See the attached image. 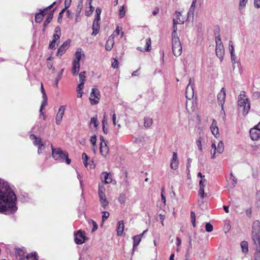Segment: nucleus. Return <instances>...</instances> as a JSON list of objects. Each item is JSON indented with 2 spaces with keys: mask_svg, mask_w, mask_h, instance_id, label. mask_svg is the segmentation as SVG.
I'll list each match as a JSON object with an SVG mask.
<instances>
[{
  "mask_svg": "<svg viewBox=\"0 0 260 260\" xmlns=\"http://www.w3.org/2000/svg\"><path fill=\"white\" fill-rule=\"evenodd\" d=\"M16 201V196L8 183L0 179V212L5 214L15 213L17 210Z\"/></svg>",
  "mask_w": 260,
  "mask_h": 260,
  "instance_id": "1",
  "label": "nucleus"
},
{
  "mask_svg": "<svg viewBox=\"0 0 260 260\" xmlns=\"http://www.w3.org/2000/svg\"><path fill=\"white\" fill-rule=\"evenodd\" d=\"M238 106L239 110L243 111L244 115H247L250 109V100L246 96L245 92L241 91L238 98Z\"/></svg>",
  "mask_w": 260,
  "mask_h": 260,
  "instance_id": "2",
  "label": "nucleus"
},
{
  "mask_svg": "<svg viewBox=\"0 0 260 260\" xmlns=\"http://www.w3.org/2000/svg\"><path fill=\"white\" fill-rule=\"evenodd\" d=\"M251 241L253 247H260V222L255 220L253 222L251 230Z\"/></svg>",
  "mask_w": 260,
  "mask_h": 260,
  "instance_id": "3",
  "label": "nucleus"
},
{
  "mask_svg": "<svg viewBox=\"0 0 260 260\" xmlns=\"http://www.w3.org/2000/svg\"><path fill=\"white\" fill-rule=\"evenodd\" d=\"M51 149L52 155L55 160L62 162L65 160L66 162L68 165L71 163V160L69 158L67 152L62 150L60 148H54L52 145H51Z\"/></svg>",
  "mask_w": 260,
  "mask_h": 260,
  "instance_id": "4",
  "label": "nucleus"
},
{
  "mask_svg": "<svg viewBox=\"0 0 260 260\" xmlns=\"http://www.w3.org/2000/svg\"><path fill=\"white\" fill-rule=\"evenodd\" d=\"M216 43V54L218 58L222 61L223 59L224 49L222 43L219 32H215Z\"/></svg>",
  "mask_w": 260,
  "mask_h": 260,
  "instance_id": "5",
  "label": "nucleus"
},
{
  "mask_svg": "<svg viewBox=\"0 0 260 260\" xmlns=\"http://www.w3.org/2000/svg\"><path fill=\"white\" fill-rule=\"evenodd\" d=\"M172 51L174 55L179 56L182 53V46L178 38H172Z\"/></svg>",
  "mask_w": 260,
  "mask_h": 260,
  "instance_id": "6",
  "label": "nucleus"
},
{
  "mask_svg": "<svg viewBox=\"0 0 260 260\" xmlns=\"http://www.w3.org/2000/svg\"><path fill=\"white\" fill-rule=\"evenodd\" d=\"M224 144L223 143L220 141L217 144V147L216 146L215 143L213 142L211 145V158H215L216 157V154H221L224 151Z\"/></svg>",
  "mask_w": 260,
  "mask_h": 260,
  "instance_id": "7",
  "label": "nucleus"
},
{
  "mask_svg": "<svg viewBox=\"0 0 260 260\" xmlns=\"http://www.w3.org/2000/svg\"><path fill=\"white\" fill-rule=\"evenodd\" d=\"M249 133L252 140L258 141L260 140V122L250 129Z\"/></svg>",
  "mask_w": 260,
  "mask_h": 260,
  "instance_id": "8",
  "label": "nucleus"
},
{
  "mask_svg": "<svg viewBox=\"0 0 260 260\" xmlns=\"http://www.w3.org/2000/svg\"><path fill=\"white\" fill-rule=\"evenodd\" d=\"M100 98V93L99 89L97 88H93L89 98L91 104L92 105L97 104L99 103Z\"/></svg>",
  "mask_w": 260,
  "mask_h": 260,
  "instance_id": "9",
  "label": "nucleus"
},
{
  "mask_svg": "<svg viewBox=\"0 0 260 260\" xmlns=\"http://www.w3.org/2000/svg\"><path fill=\"white\" fill-rule=\"evenodd\" d=\"M55 4V2H53L51 5L43 9L40 13H37L35 15V21L37 23H40L43 19L44 16L47 14L48 9H50Z\"/></svg>",
  "mask_w": 260,
  "mask_h": 260,
  "instance_id": "10",
  "label": "nucleus"
},
{
  "mask_svg": "<svg viewBox=\"0 0 260 260\" xmlns=\"http://www.w3.org/2000/svg\"><path fill=\"white\" fill-rule=\"evenodd\" d=\"M70 42L71 41L69 39L63 42V43L58 48L56 53V55L58 56H62L69 47Z\"/></svg>",
  "mask_w": 260,
  "mask_h": 260,
  "instance_id": "11",
  "label": "nucleus"
},
{
  "mask_svg": "<svg viewBox=\"0 0 260 260\" xmlns=\"http://www.w3.org/2000/svg\"><path fill=\"white\" fill-rule=\"evenodd\" d=\"M225 90L224 88H222L217 95L218 102L219 105L221 106L222 110H223V104L225 102Z\"/></svg>",
  "mask_w": 260,
  "mask_h": 260,
  "instance_id": "12",
  "label": "nucleus"
},
{
  "mask_svg": "<svg viewBox=\"0 0 260 260\" xmlns=\"http://www.w3.org/2000/svg\"><path fill=\"white\" fill-rule=\"evenodd\" d=\"M75 242L77 244H82L85 242V236L81 231H79L76 234L75 233Z\"/></svg>",
  "mask_w": 260,
  "mask_h": 260,
  "instance_id": "13",
  "label": "nucleus"
},
{
  "mask_svg": "<svg viewBox=\"0 0 260 260\" xmlns=\"http://www.w3.org/2000/svg\"><path fill=\"white\" fill-rule=\"evenodd\" d=\"M100 178L105 184H109L112 181V175L110 173L103 172L100 175Z\"/></svg>",
  "mask_w": 260,
  "mask_h": 260,
  "instance_id": "14",
  "label": "nucleus"
},
{
  "mask_svg": "<svg viewBox=\"0 0 260 260\" xmlns=\"http://www.w3.org/2000/svg\"><path fill=\"white\" fill-rule=\"evenodd\" d=\"M193 96V85L192 84V80L191 78L189 79V84L186 89V98L190 100Z\"/></svg>",
  "mask_w": 260,
  "mask_h": 260,
  "instance_id": "15",
  "label": "nucleus"
},
{
  "mask_svg": "<svg viewBox=\"0 0 260 260\" xmlns=\"http://www.w3.org/2000/svg\"><path fill=\"white\" fill-rule=\"evenodd\" d=\"M65 110V106H61L60 107L56 116V123L57 124H59L62 121V118L64 115Z\"/></svg>",
  "mask_w": 260,
  "mask_h": 260,
  "instance_id": "16",
  "label": "nucleus"
},
{
  "mask_svg": "<svg viewBox=\"0 0 260 260\" xmlns=\"http://www.w3.org/2000/svg\"><path fill=\"white\" fill-rule=\"evenodd\" d=\"M100 20L101 19H94V20L93 22L92 27V28L93 30V31L92 33V36H95L99 32V30H100Z\"/></svg>",
  "mask_w": 260,
  "mask_h": 260,
  "instance_id": "17",
  "label": "nucleus"
},
{
  "mask_svg": "<svg viewBox=\"0 0 260 260\" xmlns=\"http://www.w3.org/2000/svg\"><path fill=\"white\" fill-rule=\"evenodd\" d=\"M173 32L172 34V38H178L177 30V24H183L184 22V20H179L178 21L176 19H173Z\"/></svg>",
  "mask_w": 260,
  "mask_h": 260,
  "instance_id": "18",
  "label": "nucleus"
},
{
  "mask_svg": "<svg viewBox=\"0 0 260 260\" xmlns=\"http://www.w3.org/2000/svg\"><path fill=\"white\" fill-rule=\"evenodd\" d=\"M178 166V160L177 154L176 152H174L173 153V157L171 160L170 167L173 170H176Z\"/></svg>",
  "mask_w": 260,
  "mask_h": 260,
  "instance_id": "19",
  "label": "nucleus"
},
{
  "mask_svg": "<svg viewBox=\"0 0 260 260\" xmlns=\"http://www.w3.org/2000/svg\"><path fill=\"white\" fill-rule=\"evenodd\" d=\"M217 122L215 119L212 120V124L210 126V129L212 132V134L216 137L217 138L219 136V129L217 126Z\"/></svg>",
  "mask_w": 260,
  "mask_h": 260,
  "instance_id": "20",
  "label": "nucleus"
},
{
  "mask_svg": "<svg viewBox=\"0 0 260 260\" xmlns=\"http://www.w3.org/2000/svg\"><path fill=\"white\" fill-rule=\"evenodd\" d=\"M145 42H145L146 43L145 48L143 49L140 47H138L137 48V49L138 50H139L141 52H145V51L149 52V51H150V50L151 49V43L150 38H148L146 39Z\"/></svg>",
  "mask_w": 260,
  "mask_h": 260,
  "instance_id": "21",
  "label": "nucleus"
},
{
  "mask_svg": "<svg viewBox=\"0 0 260 260\" xmlns=\"http://www.w3.org/2000/svg\"><path fill=\"white\" fill-rule=\"evenodd\" d=\"M53 12L54 10L51 11L48 14L47 18L46 19L45 21L44 22L43 24V31H44L45 30L46 26L48 25V24L50 22L51 20H52L53 16Z\"/></svg>",
  "mask_w": 260,
  "mask_h": 260,
  "instance_id": "22",
  "label": "nucleus"
},
{
  "mask_svg": "<svg viewBox=\"0 0 260 260\" xmlns=\"http://www.w3.org/2000/svg\"><path fill=\"white\" fill-rule=\"evenodd\" d=\"M80 68V63L73 62V67L72 69V73L73 76H77L79 74Z\"/></svg>",
  "mask_w": 260,
  "mask_h": 260,
  "instance_id": "23",
  "label": "nucleus"
},
{
  "mask_svg": "<svg viewBox=\"0 0 260 260\" xmlns=\"http://www.w3.org/2000/svg\"><path fill=\"white\" fill-rule=\"evenodd\" d=\"M124 223L122 220L118 222L117 224V232L118 236H121L124 230Z\"/></svg>",
  "mask_w": 260,
  "mask_h": 260,
  "instance_id": "24",
  "label": "nucleus"
},
{
  "mask_svg": "<svg viewBox=\"0 0 260 260\" xmlns=\"http://www.w3.org/2000/svg\"><path fill=\"white\" fill-rule=\"evenodd\" d=\"M41 90L43 98L42 107H45L47 104V97L42 83H41Z\"/></svg>",
  "mask_w": 260,
  "mask_h": 260,
  "instance_id": "25",
  "label": "nucleus"
},
{
  "mask_svg": "<svg viewBox=\"0 0 260 260\" xmlns=\"http://www.w3.org/2000/svg\"><path fill=\"white\" fill-rule=\"evenodd\" d=\"M108 151H109V148L107 147L106 142H104V144L102 142H101L100 152L102 153V154L103 155H105V156L108 153Z\"/></svg>",
  "mask_w": 260,
  "mask_h": 260,
  "instance_id": "26",
  "label": "nucleus"
},
{
  "mask_svg": "<svg viewBox=\"0 0 260 260\" xmlns=\"http://www.w3.org/2000/svg\"><path fill=\"white\" fill-rule=\"evenodd\" d=\"M206 185V184H205L200 183L199 182L200 189L199 190V195H200L201 198L202 199L206 197L207 195L206 193H205L204 192V189Z\"/></svg>",
  "mask_w": 260,
  "mask_h": 260,
  "instance_id": "27",
  "label": "nucleus"
},
{
  "mask_svg": "<svg viewBox=\"0 0 260 260\" xmlns=\"http://www.w3.org/2000/svg\"><path fill=\"white\" fill-rule=\"evenodd\" d=\"M75 57L73 62L80 63V60L82 56H84V54L82 53L81 51L77 50L75 55Z\"/></svg>",
  "mask_w": 260,
  "mask_h": 260,
  "instance_id": "28",
  "label": "nucleus"
},
{
  "mask_svg": "<svg viewBox=\"0 0 260 260\" xmlns=\"http://www.w3.org/2000/svg\"><path fill=\"white\" fill-rule=\"evenodd\" d=\"M19 260H38L37 258L36 253L28 254L25 257L21 258Z\"/></svg>",
  "mask_w": 260,
  "mask_h": 260,
  "instance_id": "29",
  "label": "nucleus"
},
{
  "mask_svg": "<svg viewBox=\"0 0 260 260\" xmlns=\"http://www.w3.org/2000/svg\"><path fill=\"white\" fill-rule=\"evenodd\" d=\"M133 249L136 247L141 240V235H136L133 237Z\"/></svg>",
  "mask_w": 260,
  "mask_h": 260,
  "instance_id": "30",
  "label": "nucleus"
},
{
  "mask_svg": "<svg viewBox=\"0 0 260 260\" xmlns=\"http://www.w3.org/2000/svg\"><path fill=\"white\" fill-rule=\"evenodd\" d=\"M240 246L242 249V251L243 253H246L248 251V242L243 241H242L240 243Z\"/></svg>",
  "mask_w": 260,
  "mask_h": 260,
  "instance_id": "31",
  "label": "nucleus"
},
{
  "mask_svg": "<svg viewBox=\"0 0 260 260\" xmlns=\"http://www.w3.org/2000/svg\"><path fill=\"white\" fill-rule=\"evenodd\" d=\"M144 126L146 127H150L153 122L152 118L148 117H146L144 119Z\"/></svg>",
  "mask_w": 260,
  "mask_h": 260,
  "instance_id": "32",
  "label": "nucleus"
},
{
  "mask_svg": "<svg viewBox=\"0 0 260 260\" xmlns=\"http://www.w3.org/2000/svg\"><path fill=\"white\" fill-rule=\"evenodd\" d=\"M63 71H64V69H61V70L59 71L57 76L56 77V78L55 79L56 87H58V82L60 81V80L61 79V78L62 77V75Z\"/></svg>",
  "mask_w": 260,
  "mask_h": 260,
  "instance_id": "33",
  "label": "nucleus"
},
{
  "mask_svg": "<svg viewBox=\"0 0 260 260\" xmlns=\"http://www.w3.org/2000/svg\"><path fill=\"white\" fill-rule=\"evenodd\" d=\"M255 252L254 254V260H260V247H254Z\"/></svg>",
  "mask_w": 260,
  "mask_h": 260,
  "instance_id": "34",
  "label": "nucleus"
},
{
  "mask_svg": "<svg viewBox=\"0 0 260 260\" xmlns=\"http://www.w3.org/2000/svg\"><path fill=\"white\" fill-rule=\"evenodd\" d=\"M105 188L103 186H99V196L100 199H103V198H105V194L104 192Z\"/></svg>",
  "mask_w": 260,
  "mask_h": 260,
  "instance_id": "35",
  "label": "nucleus"
},
{
  "mask_svg": "<svg viewBox=\"0 0 260 260\" xmlns=\"http://www.w3.org/2000/svg\"><path fill=\"white\" fill-rule=\"evenodd\" d=\"M93 124L94 127H97L99 125L97 116H94L90 119V125Z\"/></svg>",
  "mask_w": 260,
  "mask_h": 260,
  "instance_id": "36",
  "label": "nucleus"
},
{
  "mask_svg": "<svg viewBox=\"0 0 260 260\" xmlns=\"http://www.w3.org/2000/svg\"><path fill=\"white\" fill-rule=\"evenodd\" d=\"M113 41L110 40V39H108V41L107 42V43L106 44L105 49L107 51H110L113 47Z\"/></svg>",
  "mask_w": 260,
  "mask_h": 260,
  "instance_id": "37",
  "label": "nucleus"
},
{
  "mask_svg": "<svg viewBox=\"0 0 260 260\" xmlns=\"http://www.w3.org/2000/svg\"><path fill=\"white\" fill-rule=\"evenodd\" d=\"M248 0H239V9L241 11L246 5Z\"/></svg>",
  "mask_w": 260,
  "mask_h": 260,
  "instance_id": "38",
  "label": "nucleus"
},
{
  "mask_svg": "<svg viewBox=\"0 0 260 260\" xmlns=\"http://www.w3.org/2000/svg\"><path fill=\"white\" fill-rule=\"evenodd\" d=\"M59 43V41H58V42H56L54 41H52L49 45V48L51 49H55L56 48V47L58 45Z\"/></svg>",
  "mask_w": 260,
  "mask_h": 260,
  "instance_id": "39",
  "label": "nucleus"
},
{
  "mask_svg": "<svg viewBox=\"0 0 260 260\" xmlns=\"http://www.w3.org/2000/svg\"><path fill=\"white\" fill-rule=\"evenodd\" d=\"M190 218L192 226L196 227V214L193 211H191L190 213Z\"/></svg>",
  "mask_w": 260,
  "mask_h": 260,
  "instance_id": "40",
  "label": "nucleus"
},
{
  "mask_svg": "<svg viewBox=\"0 0 260 260\" xmlns=\"http://www.w3.org/2000/svg\"><path fill=\"white\" fill-rule=\"evenodd\" d=\"M100 202L101 203L102 206L104 208H105L109 204V202L107 201L106 198H103V199H100Z\"/></svg>",
  "mask_w": 260,
  "mask_h": 260,
  "instance_id": "41",
  "label": "nucleus"
},
{
  "mask_svg": "<svg viewBox=\"0 0 260 260\" xmlns=\"http://www.w3.org/2000/svg\"><path fill=\"white\" fill-rule=\"evenodd\" d=\"M86 72L85 71H83V72H81V73H80L79 74V82H84V81L85 80V74H86Z\"/></svg>",
  "mask_w": 260,
  "mask_h": 260,
  "instance_id": "42",
  "label": "nucleus"
},
{
  "mask_svg": "<svg viewBox=\"0 0 260 260\" xmlns=\"http://www.w3.org/2000/svg\"><path fill=\"white\" fill-rule=\"evenodd\" d=\"M82 158L83 160L84 166L86 167L87 166V160L88 159V156L85 153L82 154Z\"/></svg>",
  "mask_w": 260,
  "mask_h": 260,
  "instance_id": "43",
  "label": "nucleus"
},
{
  "mask_svg": "<svg viewBox=\"0 0 260 260\" xmlns=\"http://www.w3.org/2000/svg\"><path fill=\"white\" fill-rule=\"evenodd\" d=\"M205 229L207 232H211L213 231V225L210 223H207L205 225Z\"/></svg>",
  "mask_w": 260,
  "mask_h": 260,
  "instance_id": "44",
  "label": "nucleus"
},
{
  "mask_svg": "<svg viewBox=\"0 0 260 260\" xmlns=\"http://www.w3.org/2000/svg\"><path fill=\"white\" fill-rule=\"evenodd\" d=\"M101 12H102V10H101V8H97L96 9V10H95L96 16H95V19H101L100 15H101Z\"/></svg>",
  "mask_w": 260,
  "mask_h": 260,
  "instance_id": "45",
  "label": "nucleus"
},
{
  "mask_svg": "<svg viewBox=\"0 0 260 260\" xmlns=\"http://www.w3.org/2000/svg\"><path fill=\"white\" fill-rule=\"evenodd\" d=\"M111 115H112V121H113V125L115 126L116 125V114L115 113V112L113 110H111Z\"/></svg>",
  "mask_w": 260,
  "mask_h": 260,
  "instance_id": "46",
  "label": "nucleus"
},
{
  "mask_svg": "<svg viewBox=\"0 0 260 260\" xmlns=\"http://www.w3.org/2000/svg\"><path fill=\"white\" fill-rule=\"evenodd\" d=\"M118 201L120 204H123L125 201V194H121L118 198Z\"/></svg>",
  "mask_w": 260,
  "mask_h": 260,
  "instance_id": "47",
  "label": "nucleus"
},
{
  "mask_svg": "<svg viewBox=\"0 0 260 260\" xmlns=\"http://www.w3.org/2000/svg\"><path fill=\"white\" fill-rule=\"evenodd\" d=\"M125 14V12L124 10V6H122L120 7V10H119V15L120 18H123Z\"/></svg>",
  "mask_w": 260,
  "mask_h": 260,
  "instance_id": "48",
  "label": "nucleus"
},
{
  "mask_svg": "<svg viewBox=\"0 0 260 260\" xmlns=\"http://www.w3.org/2000/svg\"><path fill=\"white\" fill-rule=\"evenodd\" d=\"M113 61L112 62V67L113 69H117L118 68V62L117 59L113 58Z\"/></svg>",
  "mask_w": 260,
  "mask_h": 260,
  "instance_id": "49",
  "label": "nucleus"
},
{
  "mask_svg": "<svg viewBox=\"0 0 260 260\" xmlns=\"http://www.w3.org/2000/svg\"><path fill=\"white\" fill-rule=\"evenodd\" d=\"M102 220L103 221H104L109 217L110 214L109 212L107 211L102 212Z\"/></svg>",
  "mask_w": 260,
  "mask_h": 260,
  "instance_id": "50",
  "label": "nucleus"
},
{
  "mask_svg": "<svg viewBox=\"0 0 260 260\" xmlns=\"http://www.w3.org/2000/svg\"><path fill=\"white\" fill-rule=\"evenodd\" d=\"M194 8H195V7H192L191 6H190L189 11L188 12V17H191V16L192 17H193Z\"/></svg>",
  "mask_w": 260,
  "mask_h": 260,
  "instance_id": "51",
  "label": "nucleus"
},
{
  "mask_svg": "<svg viewBox=\"0 0 260 260\" xmlns=\"http://www.w3.org/2000/svg\"><path fill=\"white\" fill-rule=\"evenodd\" d=\"M230 54H231V60H232V64H233V68L234 69L235 68V64L236 63V56L234 54V53H230Z\"/></svg>",
  "mask_w": 260,
  "mask_h": 260,
  "instance_id": "52",
  "label": "nucleus"
},
{
  "mask_svg": "<svg viewBox=\"0 0 260 260\" xmlns=\"http://www.w3.org/2000/svg\"><path fill=\"white\" fill-rule=\"evenodd\" d=\"M96 137L95 135L91 136L90 139V143L93 145V147H94L96 144Z\"/></svg>",
  "mask_w": 260,
  "mask_h": 260,
  "instance_id": "53",
  "label": "nucleus"
},
{
  "mask_svg": "<svg viewBox=\"0 0 260 260\" xmlns=\"http://www.w3.org/2000/svg\"><path fill=\"white\" fill-rule=\"evenodd\" d=\"M89 8H90L89 11L86 12V15L88 16H89L90 15H91L93 13V12L94 10V8L91 5V4L90 5H89Z\"/></svg>",
  "mask_w": 260,
  "mask_h": 260,
  "instance_id": "54",
  "label": "nucleus"
},
{
  "mask_svg": "<svg viewBox=\"0 0 260 260\" xmlns=\"http://www.w3.org/2000/svg\"><path fill=\"white\" fill-rule=\"evenodd\" d=\"M33 144L35 146H40L41 144H43L41 142V140L40 138H37L35 141L33 142Z\"/></svg>",
  "mask_w": 260,
  "mask_h": 260,
  "instance_id": "55",
  "label": "nucleus"
},
{
  "mask_svg": "<svg viewBox=\"0 0 260 260\" xmlns=\"http://www.w3.org/2000/svg\"><path fill=\"white\" fill-rule=\"evenodd\" d=\"M231 179L232 180V185L234 187L237 184V179L234 177L232 173H231Z\"/></svg>",
  "mask_w": 260,
  "mask_h": 260,
  "instance_id": "56",
  "label": "nucleus"
},
{
  "mask_svg": "<svg viewBox=\"0 0 260 260\" xmlns=\"http://www.w3.org/2000/svg\"><path fill=\"white\" fill-rule=\"evenodd\" d=\"M252 150L253 151H257L260 150V145H253L251 146Z\"/></svg>",
  "mask_w": 260,
  "mask_h": 260,
  "instance_id": "57",
  "label": "nucleus"
},
{
  "mask_svg": "<svg viewBox=\"0 0 260 260\" xmlns=\"http://www.w3.org/2000/svg\"><path fill=\"white\" fill-rule=\"evenodd\" d=\"M60 34H54L53 36V41L58 42V41H59V40L60 39Z\"/></svg>",
  "mask_w": 260,
  "mask_h": 260,
  "instance_id": "58",
  "label": "nucleus"
},
{
  "mask_svg": "<svg viewBox=\"0 0 260 260\" xmlns=\"http://www.w3.org/2000/svg\"><path fill=\"white\" fill-rule=\"evenodd\" d=\"M196 143L199 148V149L200 151H202V143H201V140H200V138L198 140H197Z\"/></svg>",
  "mask_w": 260,
  "mask_h": 260,
  "instance_id": "59",
  "label": "nucleus"
},
{
  "mask_svg": "<svg viewBox=\"0 0 260 260\" xmlns=\"http://www.w3.org/2000/svg\"><path fill=\"white\" fill-rule=\"evenodd\" d=\"M107 124V115L106 113H104L103 116V119L102 120V125H105Z\"/></svg>",
  "mask_w": 260,
  "mask_h": 260,
  "instance_id": "60",
  "label": "nucleus"
},
{
  "mask_svg": "<svg viewBox=\"0 0 260 260\" xmlns=\"http://www.w3.org/2000/svg\"><path fill=\"white\" fill-rule=\"evenodd\" d=\"M72 0H65L64 1V6L65 8L64 9H67L69 8L71 4Z\"/></svg>",
  "mask_w": 260,
  "mask_h": 260,
  "instance_id": "61",
  "label": "nucleus"
},
{
  "mask_svg": "<svg viewBox=\"0 0 260 260\" xmlns=\"http://www.w3.org/2000/svg\"><path fill=\"white\" fill-rule=\"evenodd\" d=\"M66 9H63L60 12V13H59V15H58V21L59 22L62 19V14H63L64 12L65 11Z\"/></svg>",
  "mask_w": 260,
  "mask_h": 260,
  "instance_id": "62",
  "label": "nucleus"
},
{
  "mask_svg": "<svg viewBox=\"0 0 260 260\" xmlns=\"http://www.w3.org/2000/svg\"><path fill=\"white\" fill-rule=\"evenodd\" d=\"M229 46H230V53H234V46L233 45L232 41H230Z\"/></svg>",
  "mask_w": 260,
  "mask_h": 260,
  "instance_id": "63",
  "label": "nucleus"
},
{
  "mask_svg": "<svg viewBox=\"0 0 260 260\" xmlns=\"http://www.w3.org/2000/svg\"><path fill=\"white\" fill-rule=\"evenodd\" d=\"M254 5L256 8H260V0H254Z\"/></svg>",
  "mask_w": 260,
  "mask_h": 260,
  "instance_id": "64",
  "label": "nucleus"
}]
</instances>
